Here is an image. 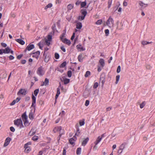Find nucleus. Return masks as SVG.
Masks as SVG:
<instances>
[{"mask_svg":"<svg viewBox=\"0 0 155 155\" xmlns=\"http://www.w3.org/2000/svg\"><path fill=\"white\" fill-rule=\"evenodd\" d=\"M11 140L12 139L10 137H7L5 139V143L4 144V147H5L7 146L9 144L10 142L11 141Z\"/></svg>","mask_w":155,"mask_h":155,"instance_id":"7","label":"nucleus"},{"mask_svg":"<svg viewBox=\"0 0 155 155\" xmlns=\"http://www.w3.org/2000/svg\"><path fill=\"white\" fill-rule=\"evenodd\" d=\"M101 140V136H98L96 140L94 142V143L96 145H97Z\"/></svg>","mask_w":155,"mask_h":155,"instance_id":"14","label":"nucleus"},{"mask_svg":"<svg viewBox=\"0 0 155 155\" xmlns=\"http://www.w3.org/2000/svg\"><path fill=\"white\" fill-rule=\"evenodd\" d=\"M114 20L111 16H110L106 22V25L110 28L113 27L114 25Z\"/></svg>","mask_w":155,"mask_h":155,"instance_id":"2","label":"nucleus"},{"mask_svg":"<svg viewBox=\"0 0 155 155\" xmlns=\"http://www.w3.org/2000/svg\"><path fill=\"white\" fill-rule=\"evenodd\" d=\"M120 76L119 75H117L116 76V81L115 82V84H117L119 81L120 79Z\"/></svg>","mask_w":155,"mask_h":155,"instance_id":"32","label":"nucleus"},{"mask_svg":"<svg viewBox=\"0 0 155 155\" xmlns=\"http://www.w3.org/2000/svg\"><path fill=\"white\" fill-rule=\"evenodd\" d=\"M32 103L31 106H34V107H35V106L34 105V104L36 103V98L34 96V95H32Z\"/></svg>","mask_w":155,"mask_h":155,"instance_id":"19","label":"nucleus"},{"mask_svg":"<svg viewBox=\"0 0 155 155\" xmlns=\"http://www.w3.org/2000/svg\"><path fill=\"white\" fill-rule=\"evenodd\" d=\"M45 45V41L44 40L41 41L38 44V45L39 46V48L42 49V48L43 47L44 45Z\"/></svg>","mask_w":155,"mask_h":155,"instance_id":"10","label":"nucleus"},{"mask_svg":"<svg viewBox=\"0 0 155 155\" xmlns=\"http://www.w3.org/2000/svg\"><path fill=\"white\" fill-rule=\"evenodd\" d=\"M99 63L102 67H103L105 65V62L103 59H101L99 61Z\"/></svg>","mask_w":155,"mask_h":155,"instance_id":"16","label":"nucleus"},{"mask_svg":"<svg viewBox=\"0 0 155 155\" xmlns=\"http://www.w3.org/2000/svg\"><path fill=\"white\" fill-rule=\"evenodd\" d=\"M26 94V90L25 89H20L18 93V94H20L23 95H25Z\"/></svg>","mask_w":155,"mask_h":155,"instance_id":"8","label":"nucleus"},{"mask_svg":"<svg viewBox=\"0 0 155 155\" xmlns=\"http://www.w3.org/2000/svg\"><path fill=\"white\" fill-rule=\"evenodd\" d=\"M52 40V36L50 35H48L47 39L45 40V45L49 46Z\"/></svg>","mask_w":155,"mask_h":155,"instance_id":"5","label":"nucleus"},{"mask_svg":"<svg viewBox=\"0 0 155 155\" xmlns=\"http://www.w3.org/2000/svg\"><path fill=\"white\" fill-rule=\"evenodd\" d=\"M24 148H25V152L27 153H28L31 150L30 148L28 147H25V146H24Z\"/></svg>","mask_w":155,"mask_h":155,"instance_id":"27","label":"nucleus"},{"mask_svg":"<svg viewBox=\"0 0 155 155\" xmlns=\"http://www.w3.org/2000/svg\"><path fill=\"white\" fill-rule=\"evenodd\" d=\"M81 148H78L77 150L76 153L78 155L80 154L81 153Z\"/></svg>","mask_w":155,"mask_h":155,"instance_id":"31","label":"nucleus"},{"mask_svg":"<svg viewBox=\"0 0 155 155\" xmlns=\"http://www.w3.org/2000/svg\"><path fill=\"white\" fill-rule=\"evenodd\" d=\"M85 17L84 16H79L78 18V20H83L84 19Z\"/></svg>","mask_w":155,"mask_h":155,"instance_id":"45","label":"nucleus"},{"mask_svg":"<svg viewBox=\"0 0 155 155\" xmlns=\"http://www.w3.org/2000/svg\"><path fill=\"white\" fill-rule=\"evenodd\" d=\"M76 137L75 136H74L72 138L69 139V142L70 143L71 145L74 144V142L76 140Z\"/></svg>","mask_w":155,"mask_h":155,"instance_id":"9","label":"nucleus"},{"mask_svg":"<svg viewBox=\"0 0 155 155\" xmlns=\"http://www.w3.org/2000/svg\"><path fill=\"white\" fill-rule=\"evenodd\" d=\"M67 64L66 62L65 61L62 64L60 65L61 68H63L66 66Z\"/></svg>","mask_w":155,"mask_h":155,"instance_id":"36","label":"nucleus"},{"mask_svg":"<svg viewBox=\"0 0 155 155\" xmlns=\"http://www.w3.org/2000/svg\"><path fill=\"white\" fill-rule=\"evenodd\" d=\"M52 6V4L51 3H49L46 5L45 8V9H47L48 8H51Z\"/></svg>","mask_w":155,"mask_h":155,"instance_id":"30","label":"nucleus"},{"mask_svg":"<svg viewBox=\"0 0 155 155\" xmlns=\"http://www.w3.org/2000/svg\"><path fill=\"white\" fill-rule=\"evenodd\" d=\"M16 103L15 101V100H13V101L10 104L11 105H13L15 104Z\"/></svg>","mask_w":155,"mask_h":155,"instance_id":"56","label":"nucleus"},{"mask_svg":"<svg viewBox=\"0 0 155 155\" xmlns=\"http://www.w3.org/2000/svg\"><path fill=\"white\" fill-rule=\"evenodd\" d=\"M26 61L25 60H23L21 61V63L23 64H24L25 63Z\"/></svg>","mask_w":155,"mask_h":155,"instance_id":"62","label":"nucleus"},{"mask_svg":"<svg viewBox=\"0 0 155 155\" xmlns=\"http://www.w3.org/2000/svg\"><path fill=\"white\" fill-rule=\"evenodd\" d=\"M81 12L82 15H83V16L85 17L87 14V11L84 9H81Z\"/></svg>","mask_w":155,"mask_h":155,"instance_id":"25","label":"nucleus"},{"mask_svg":"<svg viewBox=\"0 0 155 155\" xmlns=\"http://www.w3.org/2000/svg\"><path fill=\"white\" fill-rule=\"evenodd\" d=\"M34 48V46L33 45H28L26 48V49L28 50V51H30V50L33 49Z\"/></svg>","mask_w":155,"mask_h":155,"instance_id":"22","label":"nucleus"},{"mask_svg":"<svg viewBox=\"0 0 155 155\" xmlns=\"http://www.w3.org/2000/svg\"><path fill=\"white\" fill-rule=\"evenodd\" d=\"M36 130L35 128H32L29 133V135L30 136H32L36 133Z\"/></svg>","mask_w":155,"mask_h":155,"instance_id":"15","label":"nucleus"},{"mask_svg":"<svg viewBox=\"0 0 155 155\" xmlns=\"http://www.w3.org/2000/svg\"><path fill=\"white\" fill-rule=\"evenodd\" d=\"M61 49L64 52L65 51V49L64 48V46H62L61 47Z\"/></svg>","mask_w":155,"mask_h":155,"instance_id":"57","label":"nucleus"},{"mask_svg":"<svg viewBox=\"0 0 155 155\" xmlns=\"http://www.w3.org/2000/svg\"><path fill=\"white\" fill-rule=\"evenodd\" d=\"M29 117L30 120H32L33 118V113L31 112L29 115Z\"/></svg>","mask_w":155,"mask_h":155,"instance_id":"29","label":"nucleus"},{"mask_svg":"<svg viewBox=\"0 0 155 155\" xmlns=\"http://www.w3.org/2000/svg\"><path fill=\"white\" fill-rule=\"evenodd\" d=\"M37 73L40 76H42L44 74L45 72L43 70V68L42 66L39 67L38 68Z\"/></svg>","mask_w":155,"mask_h":155,"instance_id":"4","label":"nucleus"},{"mask_svg":"<svg viewBox=\"0 0 155 155\" xmlns=\"http://www.w3.org/2000/svg\"><path fill=\"white\" fill-rule=\"evenodd\" d=\"M20 99V98L17 97L15 100H14L15 101L16 103H18Z\"/></svg>","mask_w":155,"mask_h":155,"instance_id":"54","label":"nucleus"},{"mask_svg":"<svg viewBox=\"0 0 155 155\" xmlns=\"http://www.w3.org/2000/svg\"><path fill=\"white\" fill-rule=\"evenodd\" d=\"M68 75L69 77H71V71H69L68 72Z\"/></svg>","mask_w":155,"mask_h":155,"instance_id":"44","label":"nucleus"},{"mask_svg":"<svg viewBox=\"0 0 155 155\" xmlns=\"http://www.w3.org/2000/svg\"><path fill=\"white\" fill-rule=\"evenodd\" d=\"M1 45L4 47H6L7 46V45L5 43H2L1 44Z\"/></svg>","mask_w":155,"mask_h":155,"instance_id":"53","label":"nucleus"},{"mask_svg":"<svg viewBox=\"0 0 155 155\" xmlns=\"http://www.w3.org/2000/svg\"><path fill=\"white\" fill-rule=\"evenodd\" d=\"M75 33H73L72 35V36L71 38V40H73L74 38L75 37Z\"/></svg>","mask_w":155,"mask_h":155,"instance_id":"52","label":"nucleus"},{"mask_svg":"<svg viewBox=\"0 0 155 155\" xmlns=\"http://www.w3.org/2000/svg\"><path fill=\"white\" fill-rule=\"evenodd\" d=\"M5 52L4 53L8 54L9 53L10 51V49L9 48V47H8L5 49Z\"/></svg>","mask_w":155,"mask_h":155,"instance_id":"28","label":"nucleus"},{"mask_svg":"<svg viewBox=\"0 0 155 155\" xmlns=\"http://www.w3.org/2000/svg\"><path fill=\"white\" fill-rule=\"evenodd\" d=\"M139 4L142 8H145L147 5V4H145L143 3V2L141 1L139 2Z\"/></svg>","mask_w":155,"mask_h":155,"instance_id":"20","label":"nucleus"},{"mask_svg":"<svg viewBox=\"0 0 155 155\" xmlns=\"http://www.w3.org/2000/svg\"><path fill=\"white\" fill-rule=\"evenodd\" d=\"M73 7V6L71 4H69L68 5L67 8L68 10H70Z\"/></svg>","mask_w":155,"mask_h":155,"instance_id":"35","label":"nucleus"},{"mask_svg":"<svg viewBox=\"0 0 155 155\" xmlns=\"http://www.w3.org/2000/svg\"><path fill=\"white\" fill-rule=\"evenodd\" d=\"M49 82V79L47 78H46L45 79V81L43 82L42 84L41 85V86H43L44 85L47 86L48 85Z\"/></svg>","mask_w":155,"mask_h":155,"instance_id":"13","label":"nucleus"},{"mask_svg":"<svg viewBox=\"0 0 155 155\" xmlns=\"http://www.w3.org/2000/svg\"><path fill=\"white\" fill-rule=\"evenodd\" d=\"M85 124L84 121H80L79 124L80 126L84 125Z\"/></svg>","mask_w":155,"mask_h":155,"instance_id":"43","label":"nucleus"},{"mask_svg":"<svg viewBox=\"0 0 155 155\" xmlns=\"http://www.w3.org/2000/svg\"><path fill=\"white\" fill-rule=\"evenodd\" d=\"M98 83L95 82L94 84V85L93 86V87L95 88H96L97 87H98Z\"/></svg>","mask_w":155,"mask_h":155,"instance_id":"46","label":"nucleus"},{"mask_svg":"<svg viewBox=\"0 0 155 155\" xmlns=\"http://www.w3.org/2000/svg\"><path fill=\"white\" fill-rule=\"evenodd\" d=\"M10 130L11 131L13 132H14L15 131V129L13 127H10Z\"/></svg>","mask_w":155,"mask_h":155,"instance_id":"50","label":"nucleus"},{"mask_svg":"<svg viewBox=\"0 0 155 155\" xmlns=\"http://www.w3.org/2000/svg\"><path fill=\"white\" fill-rule=\"evenodd\" d=\"M90 74V72L89 71H87L85 75V77H87Z\"/></svg>","mask_w":155,"mask_h":155,"instance_id":"40","label":"nucleus"},{"mask_svg":"<svg viewBox=\"0 0 155 155\" xmlns=\"http://www.w3.org/2000/svg\"><path fill=\"white\" fill-rule=\"evenodd\" d=\"M39 89H37L35 90L34 91V94L35 96H36L38 93Z\"/></svg>","mask_w":155,"mask_h":155,"instance_id":"41","label":"nucleus"},{"mask_svg":"<svg viewBox=\"0 0 155 155\" xmlns=\"http://www.w3.org/2000/svg\"><path fill=\"white\" fill-rule=\"evenodd\" d=\"M63 36L62 37H61V39L62 41L64 43L67 44L68 45H70L71 44V42L70 41L66 38H63Z\"/></svg>","mask_w":155,"mask_h":155,"instance_id":"6","label":"nucleus"},{"mask_svg":"<svg viewBox=\"0 0 155 155\" xmlns=\"http://www.w3.org/2000/svg\"><path fill=\"white\" fill-rule=\"evenodd\" d=\"M61 129V127L60 126L55 127L53 129V131L54 132H58Z\"/></svg>","mask_w":155,"mask_h":155,"instance_id":"17","label":"nucleus"},{"mask_svg":"<svg viewBox=\"0 0 155 155\" xmlns=\"http://www.w3.org/2000/svg\"><path fill=\"white\" fill-rule=\"evenodd\" d=\"M102 22V20L100 19L98 20L96 22V24L97 25H100Z\"/></svg>","mask_w":155,"mask_h":155,"instance_id":"38","label":"nucleus"},{"mask_svg":"<svg viewBox=\"0 0 155 155\" xmlns=\"http://www.w3.org/2000/svg\"><path fill=\"white\" fill-rule=\"evenodd\" d=\"M123 4L124 6H126L127 5V2H126L124 1L123 2Z\"/></svg>","mask_w":155,"mask_h":155,"instance_id":"61","label":"nucleus"},{"mask_svg":"<svg viewBox=\"0 0 155 155\" xmlns=\"http://www.w3.org/2000/svg\"><path fill=\"white\" fill-rule=\"evenodd\" d=\"M89 104V101L88 100H86L85 101V105L86 106H88Z\"/></svg>","mask_w":155,"mask_h":155,"instance_id":"49","label":"nucleus"},{"mask_svg":"<svg viewBox=\"0 0 155 155\" xmlns=\"http://www.w3.org/2000/svg\"><path fill=\"white\" fill-rule=\"evenodd\" d=\"M89 140V138L88 137H87L86 139H84L82 143V145L83 146H85Z\"/></svg>","mask_w":155,"mask_h":155,"instance_id":"12","label":"nucleus"},{"mask_svg":"<svg viewBox=\"0 0 155 155\" xmlns=\"http://www.w3.org/2000/svg\"><path fill=\"white\" fill-rule=\"evenodd\" d=\"M125 147L124 144H122L120 147L118 151V153H121L123 151V150L124 149Z\"/></svg>","mask_w":155,"mask_h":155,"instance_id":"11","label":"nucleus"},{"mask_svg":"<svg viewBox=\"0 0 155 155\" xmlns=\"http://www.w3.org/2000/svg\"><path fill=\"white\" fill-rule=\"evenodd\" d=\"M22 55L21 54L18 55V56H17V58L19 59H20L22 57Z\"/></svg>","mask_w":155,"mask_h":155,"instance_id":"63","label":"nucleus"},{"mask_svg":"<svg viewBox=\"0 0 155 155\" xmlns=\"http://www.w3.org/2000/svg\"><path fill=\"white\" fill-rule=\"evenodd\" d=\"M14 124L17 126L21 127L23 126L22 121L21 119H18L14 121Z\"/></svg>","mask_w":155,"mask_h":155,"instance_id":"3","label":"nucleus"},{"mask_svg":"<svg viewBox=\"0 0 155 155\" xmlns=\"http://www.w3.org/2000/svg\"><path fill=\"white\" fill-rule=\"evenodd\" d=\"M31 144V143L30 142H29L28 143H27L25 144V147H28V146L29 145H30Z\"/></svg>","mask_w":155,"mask_h":155,"instance_id":"55","label":"nucleus"},{"mask_svg":"<svg viewBox=\"0 0 155 155\" xmlns=\"http://www.w3.org/2000/svg\"><path fill=\"white\" fill-rule=\"evenodd\" d=\"M22 120L24 122V125L25 126H28L31 123L30 120H28V117L26 114V113H24L21 116Z\"/></svg>","mask_w":155,"mask_h":155,"instance_id":"1","label":"nucleus"},{"mask_svg":"<svg viewBox=\"0 0 155 155\" xmlns=\"http://www.w3.org/2000/svg\"><path fill=\"white\" fill-rule=\"evenodd\" d=\"M106 36H107L109 34V30L108 29H106L105 31Z\"/></svg>","mask_w":155,"mask_h":155,"instance_id":"42","label":"nucleus"},{"mask_svg":"<svg viewBox=\"0 0 155 155\" xmlns=\"http://www.w3.org/2000/svg\"><path fill=\"white\" fill-rule=\"evenodd\" d=\"M15 40L16 41H17V42H18L21 45H24L25 43V42L23 40H22L21 39H16Z\"/></svg>","mask_w":155,"mask_h":155,"instance_id":"24","label":"nucleus"},{"mask_svg":"<svg viewBox=\"0 0 155 155\" xmlns=\"http://www.w3.org/2000/svg\"><path fill=\"white\" fill-rule=\"evenodd\" d=\"M120 71V66H118L117 67V73H119Z\"/></svg>","mask_w":155,"mask_h":155,"instance_id":"47","label":"nucleus"},{"mask_svg":"<svg viewBox=\"0 0 155 155\" xmlns=\"http://www.w3.org/2000/svg\"><path fill=\"white\" fill-rule=\"evenodd\" d=\"M66 150L64 149L62 155H66Z\"/></svg>","mask_w":155,"mask_h":155,"instance_id":"64","label":"nucleus"},{"mask_svg":"<svg viewBox=\"0 0 155 155\" xmlns=\"http://www.w3.org/2000/svg\"><path fill=\"white\" fill-rule=\"evenodd\" d=\"M60 89L59 88H57V94H60Z\"/></svg>","mask_w":155,"mask_h":155,"instance_id":"59","label":"nucleus"},{"mask_svg":"<svg viewBox=\"0 0 155 155\" xmlns=\"http://www.w3.org/2000/svg\"><path fill=\"white\" fill-rule=\"evenodd\" d=\"M141 44L143 45H147L146 41H142L141 42Z\"/></svg>","mask_w":155,"mask_h":155,"instance_id":"51","label":"nucleus"},{"mask_svg":"<svg viewBox=\"0 0 155 155\" xmlns=\"http://www.w3.org/2000/svg\"><path fill=\"white\" fill-rule=\"evenodd\" d=\"M59 55L57 53H55V58L56 59H58L59 58Z\"/></svg>","mask_w":155,"mask_h":155,"instance_id":"48","label":"nucleus"},{"mask_svg":"<svg viewBox=\"0 0 155 155\" xmlns=\"http://www.w3.org/2000/svg\"><path fill=\"white\" fill-rule=\"evenodd\" d=\"M145 105V102L144 101L140 104V108H142L144 107Z\"/></svg>","mask_w":155,"mask_h":155,"instance_id":"37","label":"nucleus"},{"mask_svg":"<svg viewBox=\"0 0 155 155\" xmlns=\"http://www.w3.org/2000/svg\"><path fill=\"white\" fill-rule=\"evenodd\" d=\"M64 83L65 84L68 83L70 81V80L67 78H65L64 79Z\"/></svg>","mask_w":155,"mask_h":155,"instance_id":"33","label":"nucleus"},{"mask_svg":"<svg viewBox=\"0 0 155 155\" xmlns=\"http://www.w3.org/2000/svg\"><path fill=\"white\" fill-rule=\"evenodd\" d=\"M82 27V24L80 22H78L76 24V28L78 29H81Z\"/></svg>","mask_w":155,"mask_h":155,"instance_id":"26","label":"nucleus"},{"mask_svg":"<svg viewBox=\"0 0 155 155\" xmlns=\"http://www.w3.org/2000/svg\"><path fill=\"white\" fill-rule=\"evenodd\" d=\"M76 47L78 49H80V51H83L85 50V49L82 46V45L81 44L78 45H77Z\"/></svg>","mask_w":155,"mask_h":155,"instance_id":"23","label":"nucleus"},{"mask_svg":"<svg viewBox=\"0 0 155 155\" xmlns=\"http://www.w3.org/2000/svg\"><path fill=\"white\" fill-rule=\"evenodd\" d=\"M33 57L37 58L40 55V52L39 51H38L36 52L33 53Z\"/></svg>","mask_w":155,"mask_h":155,"instance_id":"18","label":"nucleus"},{"mask_svg":"<svg viewBox=\"0 0 155 155\" xmlns=\"http://www.w3.org/2000/svg\"><path fill=\"white\" fill-rule=\"evenodd\" d=\"M86 1L81 2V7H84L86 5Z\"/></svg>","mask_w":155,"mask_h":155,"instance_id":"34","label":"nucleus"},{"mask_svg":"<svg viewBox=\"0 0 155 155\" xmlns=\"http://www.w3.org/2000/svg\"><path fill=\"white\" fill-rule=\"evenodd\" d=\"M84 58L83 55L82 54H80L78 57V61L80 62L82 61L83 60Z\"/></svg>","mask_w":155,"mask_h":155,"instance_id":"21","label":"nucleus"},{"mask_svg":"<svg viewBox=\"0 0 155 155\" xmlns=\"http://www.w3.org/2000/svg\"><path fill=\"white\" fill-rule=\"evenodd\" d=\"M81 2L80 1H77L75 3V4L76 5H79L80 4H81Z\"/></svg>","mask_w":155,"mask_h":155,"instance_id":"58","label":"nucleus"},{"mask_svg":"<svg viewBox=\"0 0 155 155\" xmlns=\"http://www.w3.org/2000/svg\"><path fill=\"white\" fill-rule=\"evenodd\" d=\"M9 58L10 60H12L14 58V57L12 55H10L9 57Z\"/></svg>","mask_w":155,"mask_h":155,"instance_id":"60","label":"nucleus"},{"mask_svg":"<svg viewBox=\"0 0 155 155\" xmlns=\"http://www.w3.org/2000/svg\"><path fill=\"white\" fill-rule=\"evenodd\" d=\"M38 137L37 136H34L32 138V140H37L38 139Z\"/></svg>","mask_w":155,"mask_h":155,"instance_id":"39","label":"nucleus"}]
</instances>
